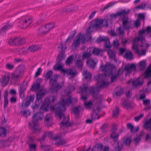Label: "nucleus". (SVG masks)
<instances>
[{
	"label": "nucleus",
	"mask_w": 151,
	"mask_h": 151,
	"mask_svg": "<svg viewBox=\"0 0 151 151\" xmlns=\"http://www.w3.org/2000/svg\"><path fill=\"white\" fill-rule=\"evenodd\" d=\"M74 86H70L67 89L62 93L61 99L59 103L52 106L50 109L52 111H55L57 116L59 117L61 120L63 119L61 122L60 126L61 128L64 127H67L70 126V124L69 122V119L68 117L65 116L63 112L65 111V106L71 104L72 103L75 102L77 101L76 98L72 99L69 95L74 90Z\"/></svg>",
	"instance_id": "nucleus-1"
},
{
	"label": "nucleus",
	"mask_w": 151,
	"mask_h": 151,
	"mask_svg": "<svg viewBox=\"0 0 151 151\" xmlns=\"http://www.w3.org/2000/svg\"><path fill=\"white\" fill-rule=\"evenodd\" d=\"M100 68L101 70L106 74H99L95 76V78L97 80V83L96 88L93 87L91 88V92L93 94L95 92L99 91L101 88L108 86L109 84L108 81V76L112 75L113 72L115 71L114 65L109 63H107L104 65L101 64Z\"/></svg>",
	"instance_id": "nucleus-2"
},
{
	"label": "nucleus",
	"mask_w": 151,
	"mask_h": 151,
	"mask_svg": "<svg viewBox=\"0 0 151 151\" xmlns=\"http://www.w3.org/2000/svg\"><path fill=\"white\" fill-rule=\"evenodd\" d=\"M56 100V96H48L45 99L44 102L40 108V112H37L35 114L32 116V122L29 123L30 127L33 132H39L40 131L38 122L42 119L43 113L47 111L49 105L52 103H54Z\"/></svg>",
	"instance_id": "nucleus-3"
},
{
	"label": "nucleus",
	"mask_w": 151,
	"mask_h": 151,
	"mask_svg": "<svg viewBox=\"0 0 151 151\" xmlns=\"http://www.w3.org/2000/svg\"><path fill=\"white\" fill-rule=\"evenodd\" d=\"M108 17L105 16L104 19L96 18L92 21L91 25L86 30V35L87 37L86 39L87 41L91 39L90 35L94 30L103 27L107 28L108 27L109 20L107 18Z\"/></svg>",
	"instance_id": "nucleus-4"
},
{
	"label": "nucleus",
	"mask_w": 151,
	"mask_h": 151,
	"mask_svg": "<svg viewBox=\"0 0 151 151\" xmlns=\"http://www.w3.org/2000/svg\"><path fill=\"white\" fill-rule=\"evenodd\" d=\"M52 74V71L50 70L45 74L44 76L47 79H50L49 84L50 85V89L53 91L57 92L62 87L63 83L60 85L57 83L58 77L57 75H55L50 78Z\"/></svg>",
	"instance_id": "nucleus-5"
},
{
	"label": "nucleus",
	"mask_w": 151,
	"mask_h": 151,
	"mask_svg": "<svg viewBox=\"0 0 151 151\" xmlns=\"http://www.w3.org/2000/svg\"><path fill=\"white\" fill-rule=\"evenodd\" d=\"M148 34L150 35V37L151 35V27L148 26L146 27L145 29H143L139 31L138 33V37H136V39L139 40L142 43V45L140 46V47H142L143 48L145 49H146L150 46V44L148 43L147 42L145 39V35Z\"/></svg>",
	"instance_id": "nucleus-6"
},
{
	"label": "nucleus",
	"mask_w": 151,
	"mask_h": 151,
	"mask_svg": "<svg viewBox=\"0 0 151 151\" xmlns=\"http://www.w3.org/2000/svg\"><path fill=\"white\" fill-rule=\"evenodd\" d=\"M88 89V85L84 84L83 85V87H79L77 88V91L78 93H82L81 96V99L84 101V105L85 107L88 109H91L93 105V103L91 101L86 102V100L87 99V97L86 95H84L83 93H85L86 94Z\"/></svg>",
	"instance_id": "nucleus-7"
},
{
	"label": "nucleus",
	"mask_w": 151,
	"mask_h": 151,
	"mask_svg": "<svg viewBox=\"0 0 151 151\" xmlns=\"http://www.w3.org/2000/svg\"><path fill=\"white\" fill-rule=\"evenodd\" d=\"M111 136V138L114 141L115 147L113 151H121L123 147V145L121 142L117 141L119 137L118 134L113 132Z\"/></svg>",
	"instance_id": "nucleus-8"
},
{
	"label": "nucleus",
	"mask_w": 151,
	"mask_h": 151,
	"mask_svg": "<svg viewBox=\"0 0 151 151\" xmlns=\"http://www.w3.org/2000/svg\"><path fill=\"white\" fill-rule=\"evenodd\" d=\"M136 70V68L134 64H128L125 66L124 69L122 68L119 69L118 73L120 75L124 72L125 75L128 76L133 71H135Z\"/></svg>",
	"instance_id": "nucleus-9"
},
{
	"label": "nucleus",
	"mask_w": 151,
	"mask_h": 151,
	"mask_svg": "<svg viewBox=\"0 0 151 151\" xmlns=\"http://www.w3.org/2000/svg\"><path fill=\"white\" fill-rule=\"evenodd\" d=\"M32 22V17L29 16H25L22 17L20 21V27L23 29H26Z\"/></svg>",
	"instance_id": "nucleus-10"
},
{
	"label": "nucleus",
	"mask_w": 151,
	"mask_h": 151,
	"mask_svg": "<svg viewBox=\"0 0 151 151\" xmlns=\"http://www.w3.org/2000/svg\"><path fill=\"white\" fill-rule=\"evenodd\" d=\"M130 10L128 9H125L122 10L120 12H118L116 14H112L111 15H109L106 16H108L107 18L109 20V23H112V20L115 19L118 16H124L126 15L129 13Z\"/></svg>",
	"instance_id": "nucleus-11"
},
{
	"label": "nucleus",
	"mask_w": 151,
	"mask_h": 151,
	"mask_svg": "<svg viewBox=\"0 0 151 151\" xmlns=\"http://www.w3.org/2000/svg\"><path fill=\"white\" fill-rule=\"evenodd\" d=\"M102 51V50L99 48H94L92 49L91 47L87 49L86 52L83 54V57L84 58H86L90 57L91 55V52L92 54L98 55Z\"/></svg>",
	"instance_id": "nucleus-12"
},
{
	"label": "nucleus",
	"mask_w": 151,
	"mask_h": 151,
	"mask_svg": "<svg viewBox=\"0 0 151 151\" xmlns=\"http://www.w3.org/2000/svg\"><path fill=\"white\" fill-rule=\"evenodd\" d=\"M85 40V37L84 35L80 33L74 40L72 46L76 48L79 46L81 42H84Z\"/></svg>",
	"instance_id": "nucleus-13"
},
{
	"label": "nucleus",
	"mask_w": 151,
	"mask_h": 151,
	"mask_svg": "<svg viewBox=\"0 0 151 151\" xmlns=\"http://www.w3.org/2000/svg\"><path fill=\"white\" fill-rule=\"evenodd\" d=\"M45 93V91L43 89L39 90L37 93L36 101L34 105L32 106V108L33 110L36 109L39 107V101L44 97Z\"/></svg>",
	"instance_id": "nucleus-14"
},
{
	"label": "nucleus",
	"mask_w": 151,
	"mask_h": 151,
	"mask_svg": "<svg viewBox=\"0 0 151 151\" xmlns=\"http://www.w3.org/2000/svg\"><path fill=\"white\" fill-rule=\"evenodd\" d=\"M139 41H141L139 39H136L134 38L133 41V45L132 49L134 50L135 52L138 55L142 56L145 55L146 54L145 50H139L138 48V43Z\"/></svg>",
	"instance_id": "nucleus-15"
},
{
	"label": "nucleus",
	"mask_w": 151,
	"mask_h": 151,
	"mask_svg": "<svg viewBox=\"0 0 151 151\" xmlns=\"http://www.w3.org/2000/svg\"><path fill=\"white\" fill-rule=\"evenodd\" d=\"M55 27V25L54 23H49L46 24L44 26L40 27L39 29V31L41 33L46 34Z\"/></svg>",
	"instance_id": "nucleus-16"
},
{
	"label": "nucleus",
	"mask_w": 151,
	"mask_h": 151,
	"mask_svg": "<svg viewBox=\"0 0 151 151\" xmlns=\"http://www.w3.org/2000/svg\"><path fill=\"white\" fill-rule=\"evenodd\" d=\"M10 76V73H7L1 77L0 79V83L2 86H5L7 85L9 81Z\"/></svg>",
	"instance_id": "nucleus-17"
},
{
	"label": "nucleus",
	"mask_w": 151,
	"mask_h": 151,
	"mask_svg": "<svg viewBox=\"0 0 151 151\" xmlns=\"http://www.w3.org/2000/svg\"><path fill=\"white\" fill-rule=\"evenodd\" d=\"M64 73H66L68 78L72 79L75 77L77 75V72L76 70L74 69H69L65 70Z\"/></svg>",
	"instance_id": "nucleus-18"
},
{
	"label": "nucleus",
	"mask_w": 151,
	"mask_h": 151,
	"mask_svg": "<svg viewBox=\"0 0 151 151\" xmlns=\"http://www.w3.org/2000/svg\"><path fill=\"white\" fill-rule=\"evenodd\" d=\"M98 62V60L96 58H91L88 59L87 64L91 68H95L97 63Z\"/></svg>",
	"instance_id": "nucleus-19"
},
{
	"label": "nucleus",
	"mask_w": 151,
	"mask_h": 151,
	"mask_svg": "<svg viewBox=\"0 0 151 151\" xmlns=\"http://www.w3.org/2000/svg\"><path fill=\"white\" fill-rule=\"evenodd\" d=\"M139 78L137 79H133V80L131 79L129 81L128 83L129 84L131 83L134 86L136 87L141 86L143 84V81L142 80H140Z\"/></svg>",
	"instance_id": "nucleus-20"
},
{
	"label": "nucleus",
	"mask_w": 151,
	"mask_h": 151,
	"mask_svg": "<svg viewBox=\"0 0 151 151\" xmlns=\"http://www.w3.org/2000/svg\"><path fill=\"white\" fill-rule=\"evenodd\" d=\"M44 123L47 126H51L53 124L52 117L50 114H48L46 115L45 118Z\"/></svg>",
	"instance_id": "nucleus-21"
},
{
	"label": "nucleus",
	"mask_w": 151,
	"mask_h": 151,
	"mask_svg": "<svg viewBox=\"0 0 151 151\" xmlns=\"http://www.w3.org/2000/svg\"><path fill=\"white\" fill-rule=\"evenodd\" d=\"M98 40L99 41H103L105 42V47L106 48H110L111 47L109 40L108 38L105 36H102L99 37Z\"/></svg>",
	"instance_id": "nucleus-22"
},
{
	"label": "nucleus",
	"mask_w": 151,
	"mask_h": 151,
	"mask_svg": "<svg viewBox=\"0 0 151 151\" xmlns=\"http://www.w3.org/2000/svg\"><path fill=\"white\" fill-rule=\"evenodd\" d=\"M53 139L55 141V144L58 146L64 145L66 143V141L63 138L57 136L53 137Z\"/></svg>",
	"instance_id": "nucleus-23"
},
{
	"label": "nucleus",
	"mask_w": 151,
	"mask_h": 151,
	"mask_svg": "<svg viewBox=\"0 0 151 151\" xmlns=\"http://www.w3.org/2000/svg\"><path fill=\"white\" fill-rule=\"evenodd\" d=\"M122 26L124 28L128 29L131 28V23L128 22V18L125 17L122 19Z\"/></svg>",
	"instance_id": "nucleus-24"
},
{
	"label": "nucleus",
	"mask_w": 151,
	"mask_h": 151,
	"mask_svg": "<svg viewBox=\"0 0 151 151\" xmlns=\"http://www.w3.org/2000/svg\"><path fill=\"white\" fill-rule=\"evenodd\" d=\"M21 75L16 71L12 73L11 77V81L14 83L17 82L20 79Z\"/></svg>",
	"instance_id": "nucleus-25"
},
{
	"label": "nucleus",
	"mask_w": 151,
	"mask_h": 151,
	"mask_svg": "<svg viewBox=\"0 0 151 151\" xmlns=\"http://www.w3.org/2000/svg\"><path fill=\"white\" fill-rule=\"evenodd\" d=\"M42 80L41 79H37L31 88L32 91H35L37 90L39 88L40 83L42 82Z\"/></svg>",
	"instance_id": "nucleus-26"
},
{
	"label": "nucleus",
	"mask_w": 151,
	"mask_h": 151,
	"mask_svg": "<svg viewBox=\"0 0 151 151\" xmlns=\"http://www.w3.org/2000/svg\"><path fill=\"white\" fill-rule=\"evenodd\" d=\"M13 24L10 23H8L4 25L0 30V35L5 32L7 30L11 28L13 26Z\"/></svg>",
	"instance_id": "nucleus-27"
},
{
	"label": "nucleus",
	"mask_w": 151,
	"mask_h": 151,
	"mask_svg": "<svg viewBox=\"0 0 151 151\" xmlns=\"http://www.w3.org/2000/svg\"><path fill=\"white\" fill-rule=\"evenodd\" d=\"M123 89L120 87H117L114 90L113 95L114 96H119L121 95L123 93Z\"/></svg>",
	"instance_id": "nucleus-28"
},
{
	"label": "nucleus",
	"mask_w": 151,
	"mask_h": 151,
	"mask_svg": "<svg viewBox=\"0 0 151 151\" xmlns=\"http://www.w3.org/2000/svg\"><path fill=\"white\" fill-rule=\"evenodd\" d=\"M64 65L62 63H57L53 66V69L55 70H60L61 72L64 73L65 69L63 68Z\"/></svg>",
	"instance_id": "nucleus-29"
},
{
	"label": "nucleus",
	"mask_w": 151,
	"mask_h": 151,
	"mask_svg": "<svg viewBox=\"0 0 151 151\" xmlns=\"http://www.w3.org/2000/svg\"><path fill=\"white\" fill-rule=\"evenodd\" d=\"M107 53L111 60H113L116 62L117 61L115 58L116 53L114 51L111 50H108L107 51Z\"/></svg>",
	"instance_id": "nucleus-30"
},
{
	"label": "nucleus",
	"mask_w": 151,
	"mask_h": 151,
	"mask_svg": "<svg viewBox=\"0 0 151 151\" xmlns=\"http://www.w3.org/2000/svg\"><path fill=\"white\" fill-rule=\"evenodd\" d=\"M10 42H12L14 44H22L24 42V40L21 38H16L10 40Z\"/></svg>",
	"instance_id": "nucleus-31"
},
{
	"label": "nucleus",
	"mask_w": 151,
	"mask_h": 151,
	"mask_svg": "<svg viewBox=\"0 0 151 151\" xmlns=\"http://www.w3.org/2000/svg\"><path fill=\"white\" fill-rule=\"evenodd\" d=\"M35 98V96L33 95L28 96L26 98V101L24 102V105L25 106H28L30 104L31 102L33 101Z\"/></svg>",
	"instance_id": "nucleus-32"
},
{
	"label": "nucleus",
	"mask_w": 151,
	"mask_h": 151,
	"mask_svg": "<svg viewBox=\"0 0 151 151\" xmlns=\"http://www.w3.org/2000/svg\"><path fill=\"white\" fill-rule=\"evenodd\" d=\"M27 87V85H24V83H23V84L21 86L20 88H19V95L22 98L24 97V91L25 90Z\"/></svg>",
	"instance_id": "nucleus-33"
},
{
	"label": "nucleus",
	"mask_w": 151,
	"mask_h": 151,
	"mask_svg": "<svg viewBox=\"0 0 151 151\" xmlns=\"http://www.w3.org/2000/svg\"><path fill=\"white\" fill-rule=\"evenodd\" d=\"M145 128L149 131L151 132V119H150L148 120H146L144 124Z\"/></svg>",
	"instance_id": "nucleus-34"
},
{
	"label": "nucleus",
	"mask_w": 151,
	"mask_h": 151,
	"mask_svg": "<svg viewBox=\"0 0 151 151\" xmlns=\"http://www.w3.org/2000/svg\"><path fill=\"white\" fill-rule=\"evenodd\" d=\"M124 57L129 60H132L133 59V55L132 53L129 50H127L124 55Z\"/></svg>",
	"instance_id": "nucleus-35"
},
{
	"label": "nucleus",
	"mask_w": 151,
	"mask_h": 151,
	"mask_svg": "<svg viewBox=\"0 0 151 151\" xmlns=\"http://www.w3.org/2000/svg\"><path fill=\"white\" fill-rule=\"evenodd\" d=\"M53 134V133L52 132H46L43 135L42 137L40 139V141H44L46 136L48 137L51 138H53V139L54 137H52Z\"/></svg>",
	"instance_id": "nucleus-36"
},
{
	"label": "nucleus",
	"mask_w": 151,
	"mask_h": 151,
	"mask_svg": "<svg viewBox=\"0 0 151 151\" xmlns=\"http://www.w3.org/2000/svg\"><path fill=\"white\" fill-rule=\"evenodd\" d=\"M83 74L84 77V78L86 79L91 80V75L87 70L85 69H84L83 72Z\"/></svg>",
	"instance_id": "nucleus-37"
},
{
	"label": "nucleus",
	"mask_w": 151,
	"mask_h": 151,
	"mask_svg": "<svg viewBox=\"0 0 151 151\" xmlns=\"http://www.w3.org/2000/svg\"><path fill=\"white\" fill-rule=\"evenodd\" d=\"M41 47V45H32L28 48V51L33 52L40 49Z\"/></svg>",
	"instance_id": "nucleus-38"
},
{
	"label": "nucleus",
	"mask_w": 151,
	"mask_h": 151,
	"mask_svg": "<svg viewBox=\"0 0 151 151\" xmlns=\"http://www.w3.org/2000/svg\"><path fill=\"white\" fill-rule=\"evenodd\" d=\"M127 126L128 129H130L131 131L132 132H137L139 130V127H134L133 125L131 123H128L127 124Z\"/></svg>",
	"instance_id": "nucleus-39"
},
{
	"label": "nucleus",
	"mask_w": 151,
	"mask_h": 151,
	"mask_svg": "<svg viewBox=\"0 0 151 151\" xmlns=\"http://www.w3.org/2000/svg\"><path fill=\"white\" fill-rule=\"evenodd\" d=\"M24 65H21L17 67L16 71L21 75L24 72Z\"/></svg>",
	"instance_id": "nucleus-40"
},
{
	"label": "nucleus",
	"mask_w": 151,
	"mask_h": 151,
	"mask_svg": "<svg viewBox=\"0 0 151 151\" xmlns=\"http://www.w3.org/2000/svg\"><path fill=\"white\" fill-rule=\"evenodd\" d=\"M102 145L100 144L96 145L92 149L93 151H100L103 148Z\"/></svg>",
	"instance_id": "nucleus-41"
},
{
	"label": "nucleus",
	"mask_w": 151,
	"mask_h": 151,
	"mask_svg": "<svg viewBox=\"0 0 151 151\" xmlns=\"http://www.w3.org/2000/svg\"><path fill=\"white\" fill-rule=\"evenodd\" d=\"M146 78H149L151 76V65H150L145 73Z\"/></svg>",
	"instance_id": "nucleus-42"
},
{
	"label": "nucleus",
	"mask_w": 151,
	"mask_h": 151,
	"mask_svg": "<svg viewBox=\"0 0 151 151\" xmlns=\"http://www.w3.org/2000/svg\"><path fill=\"white\" fill-rule=\"evenodd\" d=\"M148 7V5L146 3L142 4L136 6L135 8L136 9H145L147 8Z\"/></svg>",
	"instance_id": "nucleus-43"
},
{
	"label": "nucleus",
	"mask_w": 151,
	"mask_h": 151,
	"mask_svg": "<svg viewBox=\"0 0 151 151\" xmlns=\"http://www.w3.org/2000/svg\"><path fill=\"white\" fill-rule=\"evenodd\" d=\"M22 115L25 117H27L30 114V112L29 110H25L21 111Z\"/></svg>",
	"instance_id": "nucleus-44"
},
{
	"label": "nucleus",
	"mask_w": 151,
	"mask_h": 151,
	"mask_svg": "<svg viewBox=\"0 0 151 151\" xmlns=\"http://www.w3.org/2000/svg\"><path fill=\"white\" fill-rule=\"evenodd\" d=\"M83 64L82 61L80 60H78L76 63V66L78 68L81 69L82 68Z\"/></svg>",
	"instance_id": "nucleus-45"
},
{
	"label": "nucleus",
	"mask_w": 151,
	"mask_h": 151,
	"mask_svg": "<svg viewBox=\"0 0 151 151\" xmlns=\"http://www.w3.org/2000/svg\"><path fill=\"white\" fill-rule=\"evenodd\" d=\"M82 109L81 107L78 106L75 107L72 109V111L75 114H77Z\"/></svg>",
	"instance_id": "nucleus-46"
},
{
	"label": "nucleus",
	"mask_w": 151,
	"mask_h": 151,
	"mask_svg": "<svg viewBox=\"0 0 151 151\" xmlns=\"http://www.w3.org/2000/svg\"><path fill=\"white\" fill-rule=\"evenodd\" d=\"M121 105L124 108L128 109L130 107L131 104L129 102L124 101L121 104Z\"/></svg>",
	"instance_id": "nucleus-47"
},
{
	"label": "nucleus",
	"mask_w": 151,
	"mask_h": 151,
	"mask_svg": "<svg viewBox=\"0 0 151 151\" xmlns=\"http://www.w3.org/2000/svg\"><path fill=\"white\" fill-rule=\"evenodd\" d=\"M29 151H35L36 148V144L29 143Z\"/></svg>",
	"instance_id": "nucleus-48"
},
{
	"label": "nucleus",
	"mask_w": 151,
	"mask_h": 151,
	"mask_svg": "<svg viewBox=\"0 0 151 151\" xmlns=\"http://www.w3.org/2000/svg\"><path fill=\"white\" fill-rule=\"evenodd\" d=\"M76 31L75 30H73L70 33V35L67 38L66 40V42H68L70 40H71L73 37H74L75 35H76Z\"/></svg>",
	"instance_id": "nucleus-49"
},
{
	"label": "nucleus",
	"mask_w": 151,
	"mask_h": 151,
	"mask_svg": "<svg viewBox=\"0 0 151 151\" xmlns=\"http://www.w3.org/2000/svg\"><path fill=\"white\" fill-rule=\"evenodd\" d=\"M14 67V65L13 64L10 63H8L6 64L5 65V68L8 70H12Z\"/></svg>",
	"instance_id": "nucleus-50"
},
{
	"label": "nucleus",
	"mask_w": 151,
	"mask_h": 151,
	"mask_svg": "<svg viewBox=\"0 0 151 151\" xmlns=\"http://www.w3.org/2000/svg\"><path fill=\"white\" fill-rule=\"evenodd\" d=\"M6 134V132L5 129L3 127L0 128V135L2 137H4Z\"/></svg>",
	"instance_id": "nucleus-51"
},
{
	"label": "nucleus",
	"mask_w": 151,
	"mask_h": 151,
	"mask_svg": "<svg viewBox=\"0 0 151 151\" xmlns=\"http://www.w3.org/2000/svg\"><path fill=\"white\" fill-rule=\"evenodd\" d=\"M123 142L125 144L129 145L131 142V138L130 137L124 138L123 139Z\"/></svg>",
	"instance_id": "nucleus-52"
},
{
	"label": "nucleus",
	"mask_w": 151,
	"mask_h": 151,
	"mask_svg": "<svg viewBox=\"0 0 151 151\" xmlns=\"http://www.w3.org/2000/svg\"><path fill=\"white\" fill-rule=\"evenodd\" d=\"M4 106L5 107H6L7 106L8 104V101L7 99V91H5L4 92Z\"/></svg>",
	"instance_id": "nucleus-53"
},
{
	"label": "nucleus",
	"mask_w": 151,
	"mask_h": 151,
	"mask_svg": "<svg viewBox=\"0 0 151 151\" xmlns=\"http://www.w3.org/2000/svg\"><path fill=\"white\" fill-rule=\"evenodd\" d=\"M116 32L117 34L119 35H123L124 34V30L121 27L117 29Z\"/></svg>",
	"instance_id": "nucleus-54"
},
{
	"label": "nucleus",
	"mask_w": 151,
	"mask_h": 151,
	"mask_svg": "<svg viewBox=\"0 0 151 151\" xmlns=\"http://www.w3.org/2000/svg\"><path fill=\"white\" fill-rule=\"evenodd\" d=\"M73 55H70L67 59L66 61L67 65H70L73 62Z\"/></svg>",
	"instance_id": "nucleus-55"
},
{
	"label": "nucleus",
	"mask_w": 151,
	"mask_h": 151,
	"mask_svg": "<svg viewBox=\"0 0 151 151\" xmlns=\"http://www.w3.org/2000/svg\"><path fill=\"white\" fill-rule=\"evenodd\" d=\"M41 148L44 151H50V146L46 145H42Z\"/></svg>",
	"instance_id": "nucleus-56"
},
{
	"label": "nucleus",
	"mask_w": 151,
	"mask_h": 151,
	"mask_svg": "<svg viewBox=\"0 0 151 151\" xmlns=\"http://www.w3.org/2000/svg\"><path fill=\"white\" fill-rule=\"evenodd\" d=\"M95 111H94L91 115V118L92 120L98 119L99 118L98 114L96 113Z\"/></svg>",
	"instance_id": "nucleus-57"
},
{
	"label": "nucleus",
	"mask_w": 151,
	"mask_h": 151,
	"mask_svg": "<svg viewBox=\"0 0 151 151\" xmlns=\"http://www.w3.org/2000/svg\"><path fill=\"white\" fill-rule=\"evenodd\" d=\"M146 62L145 60H142L140 62L139 65L141 69L143 70L144 69L146 66Z\"/></svg>",
	"instance_id": "nucleus-58"
},
{
	"label": "nucleus",
	"mask_w": 151,
	"mask_h": 151,
	"mask_svg": "<svg viewBox=\"0 0 151 151\" xmlns=\"http://www.w3.org/2000/svg\"><path fill=\"white\" fill-rule=\"evenodd\" d=\"M119 109L116 107L115 109L114 110L113 112V115L114 117H116L119 114Z\"/></svg>",
	"instance_id": "nucleus-59"
},
{
	"label": "nucleus",
	"mask_w": 151,
	"mask_h": 151,
	"mask_svg": "<svg viewBox=\"0 0 151 151\" xmlns=\"http://www.w3.org/2000/svg\"><path fill=\"white\" fill-rule=\"evenodd\" d=\"M42 71L41 68H39L35 75V77H36L39 76L41 74Z\"/></svg>",
	"instance_id": "nucleus-60"
},
{
	"label": "nucleus",
	"mask_w": 151,
	"mask_h": 151,
	"mask_svg": "<svg viewBox=\"0 0 151 151\" xmlns=\"http://www.w3.org/2000/svg\"><path fill=\"white\" fill-rule=\"evenodd\" d=\"M28 49L27 50V49L24 48L21 49L19 50V53L20 54H25L27 53L28 52Z\"/></svg>",
	"instance_id": "nucleus-61"
},
{
	"label": "nucleus",
	"mask_w": 151,
	"mask_h": 151,
	"mask_svg": "<svg viewBox=\"0 0 151 151\" xmlns=\"http://www.w3.org/2000/svg\"><path fill=\"white\" fill-rule=\"evenodd\" d=\"M143 116V114H141L139 116L135 117L134 118V119L137 122L139 121L140 119L142 118Z\"/></svg>",
	"instance_id": "nucleus-62"
},
{
	"label": "nucleus",
	"mask_w": 151,
	"mask_h": 151,
	"mask_svg": "<svg viewBox=\"0 0 151 151\" xmlns=\"http://www.w3.org/2000/svg\"><path fill=\"white\" fill-rule=\"evenodd\" d=\"M150 101L149 99H146L143 100V104L145 106H148L150 104Z\"/></svg>",
	"instance_id": "nucleus-63"
},
{
	"label": "nucleus",
	"mask_w": 151,
	"mask_h": 151,
	"mask_svg": "<svg viewBox=\"0 0 151 151\" xmlns=\"http://www.w3.org/2000/svg\"><path fill=\"white\" fill-rule=\"evenodd\" d=\"M134 25L135 27H138L140 25V21L139 19H137L135 21L134 23Z\"/></svg>",
	"instance_id": "nucleus-64"
}]
</instances>
